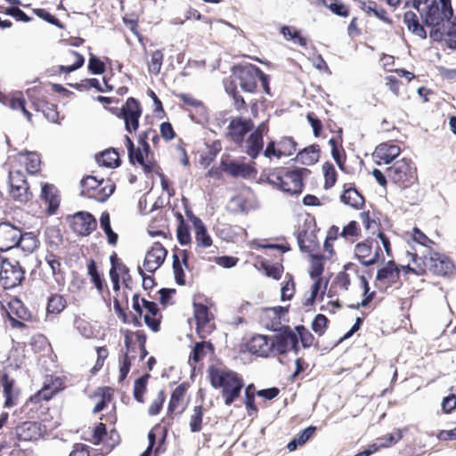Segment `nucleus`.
I'll return each instance as SVG.
<instances>
[{
	"mask_svg": "<svg viewBox=\"0 0 456 456\" xmlns=\"http://www.w3.org/2000/svg\"><path fill=\"white\" fill-rule=\"evenodd\" d=\"M208 371L211 386L216 389H222L224 404L229 406L233 403L240 397L244 387L242 378L233 370H221L215 366H210Z\"/></svg>",
	"mask_w": 456,
	"mask_h": 456,
	"instance_id": "f257e3e1",
	"label": "nucleus"
},
{
	"mask_svg": "<svg viewBox=\"0 0 456 456\" xmlns=\"http://www.w3.org/2000/svg\"><path fill=\"white\" fill-rule=\"evenodd\" d=\"M420 12L423 24L428 28L442 26L453 16L452 0H432Z\"/></svg>",
	"mask_w": 456,
	"mask_h": 456,
	"instance_id": "f03ea898",
	"label": "nucleus"
},
{
	"mask_svg": "<svg viewBox=\"0 0 456 456\" xmlns=\"http://www.w3.org/2000/svg\"><path fill=\"white\" fill-rule=\"evenodd\" d=\"M25 270L19 261L0 256V283L4 289H12L21 284Z\"/></svg>",
	"mask_w": 456,
	"mask_h": 456,
	"instance_id": "7ed1b4c3",
	"label": "nucleus"
},
{
	"mask_svg": "<svg viewBox=\"0 0 456 456\" xmlns=\"http://www.w3.org/2000/svg\"><path fill=\"white\" fill-rule=\"evenodd\" d=\"M261 69L254 64L237 65L232 68L234 85L240 86L245 93L253 94L257 87V78Z\"/></svg>",
	"mask_w": 456,
	"mask_h": 456,
	"instance_id": "20e7f679",
	"label": "nucleus"
},
{
	"mask_svg": "<svg viewBox=\"0 0 456 456\" xmlns=\"http://www.w3.org/2000/svg\"><path fill=\"white\" fill-rule=\"evenodd\" d=\"M411 160L402 159L395 161L386 170L387 177L402 188H406L416 180L415 168Z\"/></svg>",
	"mask_w": 456,
	"mask_h": 456,
	"instance_id": "39448f33",
	"label": "nucleus"
},
{
	"mask_svg": "<svg viewBox=\"0 0 456 456\" xmlns=\"http://www.w3.org/2000/svg\"><path fill=\"white\" fill-rule=\"evenodd\" d=\"M10 195L20 203H27L32 199V192L26 180L25 175L20 170H11L8 175Z\"/></svg>",
	"mask_w": 456,
	"mask_h": 456,
	"instance_id": "423d86ee",
	"label": "nucleus"
},
{
	"mask_svg": "<svg viewBox=\"0 0 456 456\" xmlns=\"http://www.w3.org/2000/svg\"><path fill=\"white\" fill-rule=\"evenodd\" d=\"M142 112V110L140 102L134 97H129L121 107L118 117L124 119L125 129L128 133H132L133 131H136L139 127V118Z\"/></svg>",
	"mask_w": 456,
	"mask_h": 456,
	"instance_id": "0eeeda50",
	"label": "nucleus"
},
{
	"mask_svg": "<svg viewBox=\"0 0 456 456\" xmlns=\"http://www.w3.org/2000/svg\"><path fill=\"white\" fill-rule=\"evenodd\" d=\"M70 228L80 236L90 235L97 227L95 217L89 212L78 211L71 216Z\"/></svg>",
	"mask_w": 456,
	"mask_h": 456,
	"instance_id": "6e6552de",
	"label": "nucleus"
},
{
	"mask_svg": "<svg viewBox=\"0 0 456 456\" xmlns=\"http://www.w3.org/2000/svg\"><path fill=\"white\" fill-rule=\"evenodd\" d=\"M423 264L431 273L439 276L448 275L454 268L448 257L438 253H432L428 257L424 256Z\"/></svg>",
	"mask_w": 456,
	"mask_h": 456,
	"instance_id": "1a4fd4ad",
	"label": "nucleus"
},
{
	"mask_svg": "<svg viewBox=\"0 0 456 456\" xmlns=\"http://www.w3.org/2000/svg\"><path fill=\"white\" fill-rule=\"evenodd\" d=\"M253 128L254 122L252 119L237 117L230 121L226 135L230 137L233 142L240 145L244 141L245 135L252 131Z\"/></svg>",
	"mask_w": 456,
	"mask_h": 456,
	"instance_id": "9d476101",
	"label": "nucleus"
},
{
	"mask_svg": "<svg viewBox=\"0 0 456 456\" xmlns=\"http://www.w3.org/2000/svg\"><path fill=\"white\" fill-rule=\"evenodd\" d=\"M294 331L289 326H282L277 334L271 338V355H283L289 349Z\"/></svg>",
	"mask_w": 456,
	"mask_h": 456,
	"instance_id": "9b49d317",
	"label": "nucleus"
},
{
	"mask_svg": "<svg viewBox=\"0 0 456 456\" xmlns=\"http://www.w3.org/2000/svg\"><path fill=\"white\" fill-rule=\"evenodd\" d=\"M310 170L305 167H294L289 170L288 176H292L291 180H284L281 185V191L287 192L290 195H298L303 191L304 183L303 176L309 174Z\"/></svg>",
	"mask_w": 456,
	"mask_h": 456,
	"instance_id": "f8f14e48",
	"label": "nucleus"
},
{
	"mask_svg": "<svg viewBox=\"0 0 456 456\" xmlns=\"http://www.w3.org/2000/svg\"><path fill=\"white\" fill-rule=\"evenodd\" d=\"M167 250L160 242H155L146 253L143 267L149 273H155L164 263Z\"/></svg>",
	"mask_w": 456,
	"mask_h": 456,
	"instance_id": "ddd939ff",
	"label": "nucleus"
},
{
	"mask_svg": "<svg viewBox=\"0 0 456 456\" xmlns=\"http://www.w3.org/2000/svg\"><path fill=\"white\" fill-rule=\"evenodd\" d=\"M41 436V425L35 421H25L14 430L9 431L10 439L32 441Z\"/></svg>",
	"mask_w": 456,
	"mask_h": 456,
	"instance_id": "4468645a",
	"label": "nucleus"
},
{
	"mask_svg": "<svg viewBox=\"0 0 456 456\" xmlns=\"http://www.w3.org/2000/svg\"><path fill=\"white\" fill-rule=\"evenodd\" d=\"M20 229L9 222L0 224V251H8L16 248Z\"/></svg>",
	"mask_w": 456,
	"mask_h": 456,
	"instance_id": "2eb2a0df",
	"label": "nucleus"
},
{
	"mask_svg": "<svg viewBox=\"0 0 456 456\" xmlns=\"http://www.w3.org/2000/svg\"><path fill=\"white\" fill-rule=\"evenodd\" d=\"M36 88H28L27 90V95L32 102V106L37 111H42L46 119L50 122L56 123L59 118V112L57 110V105L54 103L48 102L45 99H36L34 93Z\"/></svg>",
	"mask_w": 456,
	"mask_h": 456,
	"instance_id": "dca6fc26",
	"label": "nucleus"
},
{
	"mask_svg": "<svg viewBox=\"0 0 456 456\" xmlns=\"http://www.w3.org/2000/svg\"><path fill=\"white\" fill-rule=\"evenodd\" d=\"M271 338L265 335H255L247 343L248 350L256 355L268 357L271 355Z\"/></svg>",
	"mask_w": 456,
	"mask_h": 456,
	"instance_id": "f3484780",
	"label": "nucleus"
},
{
	"mask_svg": "<svg viewBox=\"0 0 456 456\" xmlns=\"http://www.w3.org/2000/svg\"><path fill=\"white\" fill-rule=\"evenodd\" d=\"M400 152L401 149L396 144L381 143L376 147L373 156L379 159L378 165H380V161L389 164L400 155Z\"/></svg>",
	"mask_w": 456,
	"mask_h": 456,
	"instance_id": "a211bd4d",
	"label": "nucleus"
},
{
	"mask_svg": "<svg viewBox=\"0 0 456 456\" xmlns=\"http://www.w3.org/2000/svg\"><path fill=\"white\" fill-rule=\"evenodd\" d=\"M41 198L47 204L48 215L55 214L60 206V196L57 188L50 183H45L41 189Z\"/></svg>",
	"mask_w": 456,
	"mask_h": 456,
	"instance_id": "6ab92c4d",
	"label": "nucleus"
},
{
	"mask_svg": "<svg viewBox=\"0 0 456 456\" xmlns=\"http://www.w3.org/2000/svg\"><path fill=\"white\" fill-rule=\"evenodd\" d=\"M221 167L224 172L228 173L232 177L248 178L256 172L255 168L247 163H236L233 161L227 163L222 161Z\"/></svg>",
	"mask_w": 456,
	"mask_h": 456,
	"instance_id": "aec40b11",
	"label": "nucleus"
},
{
	"mask_svg": "<svg viewBox=\"0 0 456 456\" xmlns=\"http://www.w3.org/2000/svg\"><path fill=\"white\" fill-rule=\"evenodd\" d=\"M0 383L5 396L4 406L10 408L15 405L19 394L14 388V379H11L8 374L4 373L0 378Z\"/></svg>",
	"mask_w": 456,
	"mask_h": 456,
	"instance_id": "412c9836",
	"label": "nucleus"
},
{
	"mask_svg": "<svg viewBox=\"0 0 456 456\" xmlns=\"http://www.w3.org/2000/svg\"><path fill=\"white\" fill-rule=\"evenodd\" d=\"M340 200L355 209H361L364 206L365 200L363 196L355 189L354 186L345 188L340 196Z\"/></svg>",
	"mask_w": 456,
	"mask_h": 456,
	"instance_id": "4be33fe9",
	"label": "nucleus"
},
{
	"mask_svg": "<svg viewBox=\"0 0 456 456\" xmlns=\"http://www.w3.org/2000/svg\"><path fill=\"white\" fill-rule=\"evenodd\" d=\"M45 262L52 271L53 277L59 288L65 286V273L61 270V264L60 259L53 252H48L45 256Z\"/></svg>",
	"mask_w": 456,
	"mask_h": 456,
	"instance_id": "5701e85b",
	"label": "nucleus"
},
{
	"mask_svg": "<svg viewBox=\"0 0 456 456\" xmlns=\"http://www.w3.org/2000/svg\"><path fill=\"white\" fill-rule=\"evenodd\" d=\"M400 275V270L395 262L389 260L386 265L378 270L376 280L379 281H388L391 283L395 282Z\"/></svg>",
	"mask_w": 456,
	"mask_h": 456,
	"instance_id": "b1692460",
	"label": "nucleus"
},
{
	"mask_svg": "<svg viewBox=\"0 0 456 456\" xmlns=\"http://www.w3.org/2000/svg\"><path fill=\"white\" fill-rule=\"evenodd\" d=\"M320 158V148L317 144L310 145L300 151L295 159L296 161L305 166L315 164Z\"/></svg>",
	"mask_w": 456,
	"mask_h": 456,
	"instance_id": "393cba45",
	"label": "nucleus"
},
{
	"mask_svg": "<svg viewBox=\"0 0 456 456\" xmlns=\"http://www.w3.org/2000/svg\"><path fill=\"white\" fill-rule=\"evenodd\" d=\"M403 22L412 34L418 36L421 39L427 38V31L423 25L419 23L415 12L411 11L406 12L403 15Z\"/></svg>",
	"mask_w": 456,
	"mask_h": 456,
	"instance_id": "a878e982",
	"label": "nucleus"
},
{
	"mask_svg": "<svg viewBox=\"0 0 456 456\" xmlns=\"http://www.w3.org/2000/svg\"><path fill=\"white\" fill-rule=\"evenodd\" d=\"M316 427L309 426L301 430L288 444L287 448L289 452L297 449L298 446L304 445L315 433Z\"/></svg>",
	"mask_w": 456,
	"mask_h": 456,
	"instance_id": "bb28decb",
	"label": "nucleus"
},
{
	"mask_svg": "<svg viewBox=\"0 0 456 456\" xmlns=\"http://www.w3.org/2000/svg\"><path fill=\"white\" fill-rule=\"evenodd\" d=\"M264 147V138L252 133L246 140L245 152L253 159H256Z\"/></svg>",
	"mask_w": 456,
	"mask_h": 456,
	"instance_id": "cd10ccee",
	"label": "nucleus"
},
{
	"mask_svg": "<svg viewBox=\"0 0 456 456\" xmlns=\"http://www.w3.org/2000/svg\"><path fill=\"white\" fill-rule=\"evenodd\" d=\"M104 183V180H98L95 176L87 175L80 181V195L92 199V193H94L98 188Z\"/></svg>",
	"mask_w": 456,
	"mask_h": 456,
	"instance_id": "c85d7f7f",
	"label": "nucleus"
},
{
	"mask_svg": "<svg viewBox=\"0 0 456 456\" xmlns=\"http://www.w3.org/2000/svg\"><path fill=\"white\" fill-rule=\"evenodd\" d=\"M97 161L101 166L111 168L118 167L121 164L118 153L113 148L101 152Z\"/></svg>",
	"mask_w": 456,
	"mask_h": 456,
	"instance_id": "c756f323",
	"label": "nucleus"
},
{
	"mask_svg": "<svg viewBox=\"0 0 456 456\" xmlns=\"http://www.w3.org/2000/svg\"><path fill=\"white\" fill-rule=\"evenodd\" d=\"M16 248H20L24 252L31 253L37 248L38 240L33 232H20Z\"/></svg>",
	"mask_w": 456,
	"mask_h": 456,
	"instance_id": "7c9ffc66",
	"label": "nucleus"
},
{
	"mask_svg": "<svg viewBox=\"0 0 456 456\" xmlns=\"http://www.w3.org/2000/svg\"><path fill=\"white\" fill-rule=\"evenodd\" d=\"M100 225L107 236L108 243L110 245H116L118 235L111 228L110 214L107 211L102 213L100 217Z\"/></svg>",
	"mask_w": 456,
	"mask_h": 456,
	"instance_id": "2f4dec72",
	"label": "nucleus"
},
{
	"mask_svg": "<svg viewBox=\"0 0 456 456\" xmlns=\"http://www.w3.org/2000/svg\"><path fill=\"white\" fill-rule=\"evenodd\" d=\"M177 97L186 105L191 106L196 109L197 114L201 118H205L207 117V108L205 107L204 103L195 99L192 95L189 94H179Z\"/></svg>",
	"mask_w": 456,
	"mask_h": 456,
	"instance_id": "473e14b6",
	"label": "nucleus"
},
{
	"mask_svg": "<svg viewBox=\"0 0 456 456\" xmlns=\"http://www.w3.org/2000/svg\"><path fill=\"white\" fill-rule=\"evenodd\" d=\"M206 349L214 351L213 344L205 341L196 342L190 354L189 361H193L194 362L201 361L207 354Z\"/></svg>",
	"mask_w": 456,
	"mask_h": 456,
	"instance_id": "72a5a7b5",
	"label": "nucleus"
},
{
	"mask_svg": "<svg viewBox=\"0 0 456 456\" xmlns=\"http://www.w3.org/2000/svg\"><path fill=\"white\" fill-rule=\"evenodd\" d=\"M375 241L373 239H367L362 242H359L354 248V256L362 265V261H367L365 258L369 256L372 251V244Z\"/></svg>",
	"mask_w": 456,
	"mask_h": 456,
	"instance_id": "f704fd0d",
	"label": "nucleus"
},
{
	"mask_svg": "<svg viewBox=\"0 0 456 456\" xmlns=\"http://www.w3.org/2000/svg\"><path fill=\"white\" fill-rule=\"evenodd\" d=\"M151 378L149 373H145L135 379L134 384V398L138 403H143V395L147 388L148 379Z\"/></svg>",
	"mask_w": 456,
	"mask_h": 456,
	"instance_id": "c9c22d12",
	"label": "nucleus"
},
{
	"mask_svg": "<svg viewBox=\"0 0 456 456\" xmlns=\"http://www.w3.org/2000/svg\"><path fill=\"white\" fill-rule=\"evenodd\" d=\"M289 168L281 167L277 171L270 173L266 178V182L276 187L279 190H281V185L284 180L290 179L292 176H288L287 173L289 172Z\"/></svg>",
	"mask_w": 456,
	"mask_h": 456,
	"instance_id": "e433bc0d",
	"label": "nucleus"
},
{
	"mask_svg": "<svg viewBox=\"0 0 456 456\" xmlns=\"http://www.w3.org/2000/svg\"><path fill=\"white\" fill-rule=\"evenodd\" d=\"M115 188L116 186L113 183L107 181L94 193H92V199L99 202H105L113 194Z\"/></svg>",
	"mask_w": 456,
	"mask_h": 456,
	"instance_id": "4c0bfd02",
	"label": "nucleus"
},
{
	"mask_svg": "<svg viewBox=\"0 0 456 456\" xmlns=\"http://www.w3.org/2000/svg\"><path fill=\"white\" fill-rule=\"evenodd\" d=\"M194 229L197 245L202 248L210 247L212 245V239L204 223L202 222L199 226H195Z\"/></svg>",
	"mask_w": 456,
	"mask_h": 456,
	"instance_id": "58836bf2",
	"label": "nucleus"
},
{
	"mask_svg": "<svg viewBox=\"0 0 456 456\" xmlns=\"http://www.w3.org/2000/svg\"><path fill=\"white\" fill-rule=\"evenodd\" d=\"M46 243L51 248H58L63 241V236L59 228L55 226L47 227L45 230Z\"/></svg>",
	"mask_w": 456,
	"mask_h": 456,
	"instance_id": "ea45409f",
	"label": "nucleus"
},
{
	"mask_svg": "<svg viewBox=\"0 0 456 456\" xmlns=\"http://www.w3.org/2000/svg\"><path fill=\"white\" fill-rule=\"evenodd\" d=\"M280 31L286 40H292L301 46L306 45V39L301 36L298 29L293 28L292 30L291 27L284 25Z\"/></svg>",
	"mask_w": 456,
	"mask_h": 456,
	"instance_id": "a19ab883",
	"label": "nucleus"
},
{
	"mask_svg": "<svg viewBox=\"0 0 456 456\" xmlns=\"http://www.w3.org/2000/svg\"><path fill=\"white\" fill-rule=\"evenodd\" d=\"M186 392V385L180 384L171 394V398L167 406V413L172 414L178 406L180 400L183 397Z\"/></svg>",
	"mask_w": 456,
	"mask_h": 456,
	"instance_id": "79ce46f5",
	"label": "nucleus"
},
{
	"mask_svg": "<svg viewBox=\"0 0 456 456\" xmlns=\"http://www.w3.org/2000/svg\"><path fill=\"white\" fill-rule=\"evenodd\" d=\"M203 407L201 405L194 406L193 412L190 419V430L192 433L200 432L202 428Z\"/></svg>",
	"mask_w": 456,
	"mask_h": 456,
	"instance_id": "37998d69",
	"label": "nucleus"
},
{
	"mask_svg": "<svg viewBox=\"0 0 456 456\" xmlns=\"http://www.w3.org/2000/svg\"><path fill=\"white\" fill-rule=\"evenodd\" d=\"M66 306V300L61 295H52L47 301V312L50 314H60Z\"/></svg>",
	"mask_w": 456,
	"mask_h": 456,
	"instance_id": "c03bdc74",
	"label": "nucleus"
},
{
	"mask_svg": "<svg viewBox=\"0 0 456 456\" xmlns=\"http://www.w3.org/2000/svg\"><path fill=\"white\" fill-rule=\"evenodd\" d=\"M194 317L198 326H204L209 321V311L208 306L201 303H194Z\"/></svg>",
	"mask_w": 456,
	"mask_h": 456,
	"instance_id": "a18cd8bd",
	"label": "nucleus"
},
{
	"mask_svg": "<svg viewBox=\"0 0 456 456\" xmlns=\"http://www.w3.org/2000/svg\"><path fill=\"white\" fill-rule=\"evenodd\" d=\"M322 171L325 178L324 189H330L337 181V172L332 163L327 161L322 165Z\"/></svg>",
	"mask_w": 456,
	"mask_h": 456,
	"instance_id": "49530a36",
	"label": "nucleus"
},
{
	"mask_svg": "<svg viewBox=\"0 0 456 456\" xmlns=\"http://www.w3.org/2000/svg\"><path fill=\"white\" fill-rule=\"evenodd\" d=\"M225 91L229 95L232 97L234 102V108L238 111L247 110L246 102L237 90L236 85L231 84L230 86H226Z\"/></svg>",
	"mask_w": 456,
	"mask_h": 456,
	"instance_id": "de8ad7c7",
	"label": "nucleus"
},
{
	"mask_svg": "<svg viewBox=\"0 0 456 456\" xmlns=\"http://www.w3.org/2000/svg\"><path fill=\"white\" fill-rule=\"evenodd\" d=\"M310 256L312 261L309 274L313 279L321 278L324 270V265L322 263L323 256L318 254H310Z\"/></svg>",
	"mask_w": 456,
	"mask_h": 456,
	"instance_id": "09e8293b",
	"label": "nucleus"
},
{
	"mask_svg": "<svg viewBox=\"0 0 456 456\" xmlns=\"http://www.w3.org/2000/svg\"><path fill=\"white\" fill-rule=\"evenodd\" d=\"M447 28H444L445 36L448 37L446 45L450 49H456V17L453 15L449 20H445Z\"/></svg>",
	"mask_w": 456,
	"mask_h": 456,
	"instance_id": "8fccbe9b",
	"label": "nucleus"
},
{
	"mask_svg": "<svg viewBox=\"0 0 456 456\" xmlns=\"http://www.w3.org/2000/svg\"><path fill=\"white\" fill-rule=\"evenodd\" d=\"M87 271L88 274L91 278L92 282L94 284L95 288L102 291L103 289V280L98 272L97 265L94 259H91L87 264Z\"/></svg>",
	"mask_w": 456,
	"mask_h": 456,
	"instance_id": "3c124183",
	"label": "nucleus"
},
{
	"mask_svg": "<svg viewBox=\"0 0 456 456\" xmlns=\"http://www.w3.org/2000/svg\"><path fill=\"white\" fill-rule=\"evenodd\" d=\"M295 329L298 342L300 341L305 348L310 347L314 340V335L304 325H297Z\"/></svg>",
	"mask_w": 456,
	"mask_h": 456,
	"instance_id": "603ef678",
	"label": "nucleus"
},
{
	"mask_svg": "<svg viewBox=\"0 0 456 456\" xmlns=\"http://www.w3.org/2000/svg\"><path fill=\"white\" fill-rule=\"evenodd\" d=\"M99 393H97L98 395H101V400L95 404L93 412L98 413L102 411L108 404V403L111 400V390L108 387H100Z\"/></svg>",
	"mask_w": 456,
	"mask_h": 456,
	"instance_id": "864d4df0",
	"label": "nucleus"
},
{
	"mask_svg": "<svg viewBox=\"0 0 456 456\" xmlns=\"http://www.w3.org/2000/svg\"><path fill=\"white\" fill-rule=\"evenodd\" d=\"M164 59V54L161 50H156L151 54V62L148 66V70L150 73L158 75L160 72L162 62Z\"/></svg>",
	"mask_w": 456,
	"mask_h": 456,
	"instance_id": "5fc2aeb1",
	"label": "nucleus"
},
{
	"mask_svg": "<svg viewBox=\"0 0 456 456\" xmlns=\"http://www.w3.org/2000/svg\"><path fill=\"white\" fill-rule=\"evenodd\" d=\"M183 266L184 265H182L178 255L175 253L173 255V272L175 282L181 286L185 284V275Z\"/></svg>",
	"mask_w": 456,
	"mask_h": 456,
	"instance_id": "6e6d98bb",
	"label": "nucleus"
},
{
	"mask_svg": "<svg viewBox=\"0 0 456 456\" xmlns=\"http://www.w3.org/2000/svg\"><path fill=\"white\" fill-rule=\"evenodd\" d=\"M329 323V319L322 314H318L313 320L311 328L319 336L324 334Z\"/></svg>",
	"mask_w": 456,
	"mask_h": 456,
	"instance_id": "4d7b16f0",
	"label": "nucleus"
},
{
	"mask_svg": "<svg viewBox=\"0 0 456 456\" xmlns=\"http://www.w3.org/2000/svg\"><path fill=\"white\" fill-rule=\"evenodd\" d=\"M87 68L90 73L94 75H101L104 73L106 69L104 62L94 54H91L89 58Z\"/></svg>",
	"mask_w": 456,
	"mask_h": 456,
	"instance_id": "13d9d810",
	"label": "nucleus"
},
{
	"mask_svg": "<svg viewBox=\"0 0 456 456\" xmlns=\"http://www.w3.org/2000/svg\"><path fill=\"white\" fill-rule=\"evenodd\" d=\"M322 3L327 6L334 14L340 17H347L349 14L348 8L339 0H334L330 4H327L326 0H322Z\"/></svg>",
	"mask_w": 456,
	"mask_h": 456,
	"instance_id": "bf43d9fd",
	"label": "nucleus"
},
{
	"mask_svg": "<svg viewBox=\"0 0 456 456\" xmlns=\"http://www.w3.org/2000/svg\"><path fill=\"white\" fill-rule=\"evenodd\" d=\"M34 13L41 18L42 20H45L46 22L56 26L57 28H63L62 23L53 14H51L49 12H47L45 9L38 8L33 10Z\"/></svg>",
	"mask_w": 456,
	"mask_h": 456,
	"instance_id": "052dcab7",
	"label": "nucleus"
},
{
	"mask_svg": "<svg viewBox=\"0 0 456 456\" xmlns=\"http://www.w3.org/2000/svg\"><path fill=\"white\" fill-rule=\"evenodd\" d=\"M27 163L26 169L30 174H36L39 170L40 158L36 152L26 151Z\"/></svg>",
	"mask_w": 456,
	"mask_h": 456,
	"instance_id": "680f3d73",
	"label": "nucleus"
},
{
	"mask_svg": "<svg viewBox=\"0 0 456 456\" xmlns=\"http://www.w3.org/2000/svg\"><path fill=\"white\" fill-rule=\"evenodd\" d=\"M176 238L182 246H185L191 243V238L190 233V226L188 224L177 225Z\"/></svg>",
	"mask_w": 456,
	"mask_h": 456,
	"instance_id": "e2e57ef3",
	"label": "nucleus"
},
{
	"mask_svg": "<svg viewBox=\"0 0 456 456\" xmlns=\"http://www.w3.org/2000/svg\"><path fill=\"white\" fill-rule=\"evenodd\" d=\"M166 396L163 390H160L157 398L151 403L149 407L148 413L151 416H155L159 413L165 402Z\"/></svg>",
	"mask_w": 456,
	"mask_h": 456,
	"instance_id": "0e129e2a",
	"label": "nucleus"
},
{
	"mask_svg": "<svg viewBox=\"0 0 456 456\" xmlns=\"http://www.w3.org/2000/svg\"><path fill=\"white\" fill-rule=\"evenodd\" d=\"M5 13L13 17L17 20L28 22L32 20L28 14H26L18 6L8 7L5 11Z\"/></svg>",
	"mask_w": 456,
	"mask_h": 456,
	"instance_id": "69168bd1",
	"label": "nucleus"
},
{
	"mask_svg": "<svg viewBox=\"0 0 456 456\" xmlns=\"http://www.w3.org/2000/svg\"><path fill=\"white\" fill-rule=\"evenodd\" d=\"M282 156H290L296 151L297 142L291 137H285L280 142Z\"/></svg>",
	"mask_w": 456,
	"mask_h": 456,
	"instance_id": "338daca9",
	"label": "nucleus"
},
{
	"mask_svg": "<svg viewBox=\"0 0 456 456\" xmlns=\"http://www.w3.org/2000/svg\"><path fill=\"white\" fill-rule=\"evenodd\" d=\"M108 435L106 425L99 423L93 430L94 444H100L103 438Z\"/></svg>",
	"mask_w": 456,
	"mask_h": 456,
	"instance_id": "774afa93",
	"label": "nucleus"
}]
</instances>
